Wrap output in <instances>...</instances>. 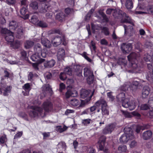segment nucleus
Here are the masks:
<instances>
[{"instance_id": "obj_1", "label": "nucleus", "mask_w": 153, "mask_h": 153, "mask_svg": "<svg viewBox=\"0 0 153 153\" xmlns=\"http://www.w3.org/2000/svg\"><path fill=\"white\" fill-rule=\"evenodd\" d=\"M42 107L44 109L40 107L36 106H31L30 108L31 110L29 112V114L30 117L34 118L39 116L44 117L45 116V112H49L53 109V105L49 101L45 102L42 104Z\"/></svg>"}, {"instance_id": "obj_2", "label": "nucleus", "mask_w": 153, "mask_h": 153, "mask_svg": "<svg viewBox=\"0 0 153 153\" xmlns=\"http://www.w3.org/2000/svg\"><path fill=\"white\" fill-rule=\"evenodd\" d=\"M118 101L121 102L122 106L125 108H128L130 110H132L136 107V101L134 99L129 100L128 99H125V94L121 93L117 96Z\"/></svg>"}, {"instance_id": "obj_3", "label": "nucleus", "mask_w": 153, "mask_h": 153, "mask_svg": "<svg viewBox=\"0 0 153 153\" xmlns=\"http://www.w3.org/2000/svg\"><path fill=\"white\" fill-rule=\"evenodd\" d=\"M138 58L137 53L134 52L131 53L128 56L129 62V67L131 68L133 73H140L141 71V68L137 64Z\"/></svg>"}, {"instance_id": "obj_4", "label": "nucleus", "mask_w": 153, "mask_h": 153, "mask_svg": "<svg viewBox=\"0 0 153 153\" xmlns=\"http://www.w3.org/2000/svg\"><path fill=\"white\" fill-rule=\"evenodd\" d=\"M125 133L123 134L120 138V142L126 143L128 141L134 138L132 130L129 128H125Z\"/></svg>"}, {"instance_id": "obj_5", "label": "nucleus", "mask_w": 153, "mask_h": 153, "mask_svg": "<svg viewBox=\"0 0 153 153\" xmlns=\"http://www.w3.org/2000/svg\"><path fill=\"white\" fill-rule=\"evenodd\" d=\"M95 105L98 107L101 106L102 115H109L108 107L106 101L104 99H100L95 103Z\"/></svg>"}, {"instance_id": "obj_6", "label": "nucleus", "mask_w": 153, "mask_h": 153, "mask_svg": "<svg viewBox=\"0 0 153 153\" xmlns=\"http://www.w3.org/2000/svg\"><path fill=\"white\" fill-rule=\"evenodd\" d=\"M115 9V12L113 13V16L115 18L119 19L121 18L122 16L126 17L124 19L122 20V22H130V18L125 13H123L122 11L119 9Z\"/></svg>"}, {"instance_id": "obj_7", "label": "nucleus", "mask_w": 153, "mask_h": 153, "mask_svg": "<svg viewBox=\"0 0 153 153\" xmlns=\"http://www.w3.org/2000/svg\"><path fill=\"white\" fill-rule=\"evenodd\" d=\"M137 9L144 10L143 12L137 11V13L139 14L153 13V6H152L148 5L147 4H146L145 5H143L141 6L139 5L137 6Z\"/></svg>"}, {"instance_id": "obj_8", "label": "nucleus", "mask_w": 153, "mask_h": 153, "mask_svg": "<svg viewBox=\"0 0 153 153\" xmlns=\"http://www.w3.org/2000/svg\"><path fill=\"white\" fill-rule=\"evenodd\" d=\"M84 75L85 77H87V80L89 84H91L93 82L94 76L93 72L90 68L85 67L84 69Z\"/></svg>"}, {"instance_id": "obj_9", "label": "nucleus", "mask_w": 153, "mask_h": 153, "mask_svg": "<svg viewBox=\"0 0 153 153\" xmlns=\"http://www.w3.org/2000/svg\"><path fill=\"white\" fill-rule=\"evenodd\" d=\"M11 87L10 86H6L5 84H0V94L2 93L4 96H8L10 92Z\"/></svg>"}, {"instance_id": "obj_10", "label": "nucleus", "mask_w": 153, "mask_h": 153, "mask_svg": "<svg viewBox=\"0 0 153 153\" xmlns=\"http://www.w3.org/2000/svg\"><path fill=\"white\" fill-rule=\"evenodd\" d=\"M137 87L130 82H126L121 88L122 90L126 91L129 89L132 92H135L137 89Z\"/></svg>"}, {"instance_id": "obj_11", "label": "nucleus", "mask_w": 153, "mask_h": 153, "mask_svg": "<svg viewBox=\"0 0 153 153\" xmlns=\"http://www.w3.org/2000/svg\"><path fill=\"white\" fill-rule=\"evenodd\" d=\"M130 25L128 26L126 25H124V27L125 29V34H126L128 36H131L133 35V25L132 23H131V21L130 22Z\"/></svg>"}, {"instance_id": "obj_12", "label": "nucleus", "mask_w": 153, "mask_h": 153, "mask_svg": "<svg viewBox=\"0 0 153 153\" xmlns=\"http://www.w3.org/2000/svg\"><path fill=\"white\" fill-rule=\"evenodd\" d=\"M131 45L129 43H123L121 46V49L124 53H128L132 49Z\"/></svg>"}, {"instance_id": "obj_13", "label": "nucleus", "mask_w": 153, "mask_h": 153, "mask_svg": "<svg viewBox=\"0 0 153 153\" xmlns=\"http://www.w3.org/2000/svg\"><path fill=\"white\" fill-rule=\"evenodd\" d=\"M116 126V124L115 123H112L108 125L103 130V133L105 134L111 133L115 128Z\"/></svg>"}, {"instance_id": "obj_14", "label": "nucleus", "mask_w": 153, "mask_h": 153, "mask_svg": "<svg viewBox=\"0 0 153 153\" xmlns=\"http://www.w3.org/2000/svg\"><path fill=\"white\" fill-rule=\"evenodd\" d=\"M42 93L40 95V97L41 99L45 96L48 91L50 92L51 91V89L49 84L44 85L42 86Z\"/></svg>"}, {"instance_id": "obj_15", "label": "nucleus", "mask_w": 153, "mask_h": 153, "mask_svg": "<svg viewBox=\"0 0 153 153\" xmlns=\"http://www.w3.org/2000/svg\"><path fill=\"white\" fill-rule=\"evenodd\" d=\"M30 58L33 61L38 62L39 63H41L45 61V59L40 58V54L38 53H35L31 56Z\"/></svg>"}, {"instance_id": "obj_16", "label": "nucleus", "mask_w": 153, "mask_h": 153, "mask_svg": "<svg viewBox=\"0 0 153 153\" xmlns=\"http://www.w3.org/2000/svg\"><path fill=\"white\" fill-rule=\"evenodd\" d=\"M62 37L57 36L52 39L51 42L53 45L56 47L61 44L62 41Z\"/></svg>"}, {"instance_id": "obj_17", "label": "nucleus", "mask_w": 153, "mask_h": 153, "mask_svg": "<svg viewBox=\"0 0 153 153\" xmlns=\"http://www.w3.org/2000/svg\"><path fill=\"white\" fill-rule=\"evenodd\" d=\"M105 138L104 136H102L99 139L98 142L99 149L101 150L104 149Z\"/></svg>"}, {"instance_id": "obj_18", "label": "nucleus", "mask_w": 153, "mask_h": 153, "mask_svg": "<svg viewBox=\"0 0 153 153\" xmlns=\"http://www.w3.org/2000/svg\"><path fill=\"white\" fill-rule=\"evenodd\" d=\"M150 91V89L147 86H144L142 90V97L143 98H146L149 96Z\"/></svg>"}, {"instance_id": "obj_19", "label": "nucleus", "mask_w": 153, "mask_h": 153, "mask_svg": "<svg viewBox=\"0 0 153 153\" xmlns=\"http://www.w3.org/2000/svg\"><path fill=\"white\" fill-rule=\"evenodd\" d=\"M44 66L45 68H50L53 67L56 63L55 60L52 59L50 61H47L44 62Z\"/></svg>"}, {"instance_id": "obj_20", "label": "nucleus", "mask_w": 153, "mask_h": 153, "mask_svg": "<svg viewBox=\"0 0 153 153\" xmlns=\"http://www.w3.org/2000/svg\"><path fill=\"white\" fill-rule=\"evenodd\" d=\"M65 55V51L62 48H60L58 50L57 57L59 60H61L64 59Z\"/></svg>"}, {"instance_id": "obj_21", "label": "nucleus", "mask_w": 153, "mask_h": 153, "mask_svg": "<svg viewBox=\"0 0 153 153\" xmlns=\"http://www.w3.org/2000/svg\"><path fill=\"white\" fill-rule=\"evenodd\" d=\"M74 72L75 74L77 76H82V69L81 67L79 65H75L74 67Z\"/></svg>"}, {"instance_id": "obj_22", "label": "nucleus", "mask_w": 153, "mask_h": 153, "mask_svg": "<svg viewBox=\"0 0 153 153\" xmlns=\"http://www.w3.org/2000/svg\"><path fill=\"white\" fill-rule=\"evenodd\" d=\"M22 88L25 91L26 93H25L24 91L22 93H24V95L25 96L28 95L29 91L31 89V86L29 83H27L24 84L22 86Z\"/></svg>"}, {"instance_id": "obj_23", "label": "nucleus", "mask_w": 153, "mask_h": 153, "mask_svg": "<svg viewBox=\"0 0 153 153\" xmlns=\"http://www.w3.org/2000/svg\"><path fill=\"white\" fill-rule=\"evenodd\" d=\"M77 95V91L75 90L71 91L68 90L65 94V96L67 98H68L70 97H75Z\"/></svg>"}, {"instance_id": "obj_24", "label": "nucleus", "mask_w": 153, "mask_h": 153, "mask_svg": "<svg viewBox=\"0 0 153 153\" xmlns=\"http://www.w3.org/2000/svg\"><path fill=\"white\" fill-rule=\"evenodd\" d=\"M152 134V133L151 131H144L143 134V138L145 140H148L151 137Z\"/></svg>"}, {"instance_id": "obj_25", "label": "nucleus", "mask_w": 153, "mask_h": 153, "mask_svg": "<svg viewBox=\"0 0 153 153\" xmlns=\"http://www.w3.org/2000/svg\"><path fill=\"white\" fill-rule=\"evenodd\" d=\"M41 42L42 44L46 48H50L51 46L50 42L45 38H42Z\"/></svg>"}, {"instance_id": "obj_26", "label": "nucleus", "mask_w": 153, "mask_h": 153, "mask_svg": "<svg viewBox=\"0 0 153 153\" xmlns=\"http://www.w3.org/2000/svg\"><path fill=\"white\" fill-rule=\"evenodd\" d=\"M27 7H23L20 11L21 14L23 16V17L22 18L24 19H27L29 17V15L28 14L25 15L27 11Z\"/></svg>"}, {"instance_id": "obj_27", "label": "nucleus", "mask_w": 153, "mask_h": 153, "mask_svg": "<svg viewBox=\"0 0 153 153\" xmlns=\"http://www.w3.org/2000/svg\"><path fill=\"white\" fill-rule=\"evenodd\" d=\"M6 40L8 42L11 43L13 41L14 37L13 32L10 33L9 34L6 36Z\"/></svg>"}, {"instance_id": "obj_28", "label": "nucleus", "mask_w": 153, "mask_h": 153, "mask_svg": "<svg viewBox=\"0 0 153 153\" xmlns=\"http://www.w3.org/2000/svg\"><path fill=\"white\" fill-rule=\"evenodd\" d=\"M34 50L35 53H39L42 51L41 45L39 43L36 44L34 47Z\"/></svg>"}, {"instance_id": "obj_29", "label": "nucleus", "mask_w": 153, "mask_h": 153, "mask_svg": "<svg viewBox=\"0 0 153 153\" xmlns=\"http://www.w3.org/2000/svg\"><path fill=\"white\" fill-rule=\"evenodd\" d=\"M65 16L63 13H60L56 16V19L59 21H62L64 20Z\"/></svg>"}, {"instance_id": "obj_30", "label": "nucleus", "mask_w": 153, "mask_h": 153, "mask_svg": "<svg viewBox=\"0 0 153 153\" xmlns=\"http://www.w3.org/2000/svg\"><path fill=\"white\" fill-rule=\"evenodd\" d=\"M89 93V91L82 89L81 91L80 97L82 98H85L87 97Z\"/></svg>"}, {"instance_id": "obj_31", "label": "nucleus", "mask_w": 153, "mask_h": 153, "mask_svg": "<svg viewBox=\"0 0 153 153\" xmlns=\"http://www.w3.org/2000/svg\"><path fill=\"white\" fill-rule=\"evenodd\" d=\"M18 26V23L14 21H12L10 22V29L15 30Z\"/></svg>"}, {"instance_id": "obj_32", "label": "nucleus", "mask_w": 153, "mask_h": 153, "mask_svg": "<svg viewBox=\"0 0 153 153\" xmlns=\"http://www.w3.org/2000/svg\"><path fill=\"white\" fill-rule=\"evenodd\" d=\"M79 101L75 98H73L71 100L70 103L72 106H76L80 104Z\"/></svg>"}, {"instance_id": "obj_33", "label": "nucleus", "mask_w": 153, "mask_h": 153, "mask_svg": "<svg viewBox=\"0 0 153 153\" xmlns=\"http://www.w3.org/2000/svg\"><path fill=\"white\" fill-rule=\"evenodd\" d=\"M118 151L120 152H125L127 150V146L125 145H120L118 148Z\"/></svg>"}, {"instance_id": "obj_34", "label": "nucleus", "mask_w": 153, "mask_h": 153, "mask_svg": "<svg viewBox=\"0 0 153 153\" xmlns=\"http://www.w3.org/2000/svg\"><path fill=\"white\" fill-rule=\"evenodd\" d=\"M20 42L19 41L16 40L10 43V46L13 48H18L20 45Z\"/></svg>"}, {"instance_id": "obj_35", "label": "nucleus", "mask_w": 153, "mask_h": 153, "mask_svg": "<svg viewBox=\"0 0 153 153\" xmlns=\"http://www.w3.org/2000/svg\"><path fill=\"white\" fill-rule=\"evenodd\" d=\"M34 44V43L33 42L27 40L25 43V47L26 49H29L32 47Z\"/></svg>"}, {"instance_id": "obj_36", "label": "nucleus", "mask_w": 153, "mask_h": 153, "mask_svg": "<svg viewBox=\"0 0 153 153\" xmlns=\"http://www.w3.org/2000/svg\"><path fill=\"white\" fill-rule=\"evenodd\" d=\"M48 6L44 4H42V7L39 9V11L41 13H45L48 10Z\"/></svg>"}, {"instance_id": "obj_37", "label": "nucleus", "mask_w": 153, "mask_h": 153, "mask_svg": "<svg viewBox=\"0 0 153 153\" xmlns=\"http://www.w3.org/2000/svg\"><path fill=\"white\" fill-rule=\"evenodd\" d=\"M38 19L37 16L34 15H33L30 19V22L34 25H37L38 23Z\"/></svg>"}, {"instance_id": "obj_38", "label": "nucleus", "mask_w": 153, "mask_h": 153, "mask_svg": "<svg viewBox=\"0 0 153 153\" xmlns=\"http://www.w3.org/2000/svg\"><path fill=\"white\" fill-rule=\"evenodd\" d=\"M30 8L34 10H36L38 8V4L36 1L31 2L29 5Z\"/></svg>"}, {"instance_id": "obj_39", "label": "nucleus", "mask_w": 153, "mask_h": 153, "mask_svg": "<svg viewBox=\"0 0 153 153\" xmlns=\"http://www.w3.org/2000/svg\"><path fill=\"white\" fill-rule=\"evenodd\" d=\"M126 6L128 9H131L133 7V3L132 0H127L126 3Z\"/></svg>"}, {"instance_id": "obj_40", "label": "nucleus", "mask_w": 153, "mask_h": 153, "mask_svg": "<svg viewBox=\"0 0 153 153\" xmlns=\"http://www.w3.org/2000/svg\"><path fill=\"white\" fill-rule=\"evenodd\" d=\"M144 128H143V126L138 125L137 126L136 131L137 133H139L141 130H144L145 129H146L149 128V125H146L144 126Z\"/></svg>"}, {"instance_id": "obj_41", "label": "nucleus", "mask_w": 153, "mask_h": 153, "mask_svg": "<svg viewBox=\"0 0 153 153\" xmlns=\"http://www.w3.org/2000/svg\"><path fill=\"white\" fill-rule=\"evenodd\" d=\"M102 32L105 36H108L110 34L109 28L106 27H103L102 28Z\"/></svg>"}, {"instance_id": "obj_42", "label": "nucleus", "mask_w": 153, "mask_h": 153, "mask_svg": "<svg viewBox=\"0 0 153 153\" xmlns=\"http://www.w3.org/2000/svg\"><path fill=\"white\" fill-rule=\"evenodd\" d=\"M92 122V120L89 119L82 120V124L84 126H87Z\"/></svg>"}, {"instance_id": "obj_43", "label": "nucleus", "mask_w": 153, "mask_h": 153, "mask_svg": "<svg viewBox=\"0 0 153 153\" xmlns=\"http://www.w3.org/2000/svg\"><path fill=\"white\" fill-rule=\"evenodd\" d=\"M38 75L36 74H33L32 72H30L28 75V80L31 81L34 77H37Z\"/></svg>"}, {"instance_id": "obj_44", "label": "nucleus", "mask_w": 153, "mask_h": 153, "mask_svg": "<svg viewBox=\"0 0 153 153\" xmlns=\"http://www.w3.org/2000/svg\"><path fill=\"white\" fill-rule=\"evenodd\" d=\"M64 72L66 74L69 75H71L72 74V71L71 69L69 67H67L64 69Z\"/></svg>"}, {"instance_id": "obj_45", "label": "nucleus", "mask_w": 153, "mask_h": 153, "mask_svg": "<svg viewBox=\"0 0 153 153\" xmlns=\"http://www.w3.org/2000/svg\"><path fill=\"white\" fill-rule=\"evenodd\" d=\"M152 58V56H151L148 54H146L144 55L143 59L144 60L146 61H151Z\"/></svg>"}, {"instance_id": "obj_46", "label": "nucleus", "mask_w": 153, "mask_h": 153, "mask_svg": "<svg viewBox=\"0 0 153 153\" xmlns=\"http://www.w3.org/2000/svg\"><path fill=\"white\" fill-rule=\"evenodd\" d=\"M40 27H48V25L46 22L43 21H40L38 22L37 25Z\"/></svg>"}, {"instance_id": "obj_47", "label": "nucleus", "mask_w": 153, "mask_h": 153, "mask_svg": "<svg viewBox=\"0 0 153 153\" xmlns=\"http://www.w3.org/2000/svg\"><path fill=\"white\" fill-rule=\"evenodd\" d=\"M58 131L60 133H62L66 130L67 128L65 126H64L62 127L61 126H59L57 127Z\"/></svg>"}, {"instance_id": "obj_48", "label": "nucleus", "mask_w": 153, "mask_h": 153, "mask_svg": "<svg viewBox=\"0 0 153 153\" xmlns=\"http://www.w3.org/2000/svg\"><path fill=\"white\" fill-rule=\"evenodd\" d=\"M6 137L5 135L1 136L0 137V144H3L6 141Z\"/></svg>"}, {"instance_id": "obj_49", "label": "nucleus", "mask_w": 153, "mask_h": 153, "mask_svg": "<svg viewBox=\"0 0 153 153\" xmlns=\"http://www.w3.org/2000/svg\"><path fill=\"white\" fill-rule=\"evenodd\" d=\"M94 10L93 9H91L88 12L87 15L86 16V20L88 19L90 17L91 15L94 12Z\"/></svg>"}, {"instance_id": "obj_50", "label": "nucleus", "mask_w": 153, "mask_h": 153, "mask_svg": "<svg viewBox=\"0 0 153 153\" xmlns=\"http://www.w3.org/2000/svg\"><path fill=\"white\" fill-rule=\"evenodd\" d=\"M59 78L62 80H65L67 78L66 74L64 72L61 73L59 75Z\"/></svg>"}, {"instance_id": "obj_51", "label": "nucleus", "mask_w": 153, "mask_h": 153, "mask_svg": "<svg viewBox=\"0 0 153 153\" xmlns=\"http://www.w3.org/2000/svg\"><path fill=\"white\" fill-rule=\"evenodd\" d=\"M11 32H12L6 28H3L1 30V33L3 34H6V36L9 34Z\"/></svg>"}, {"instance_id": "obj_52", "label": "nucleus", "mask_w": 153, "mask_h": 153, "mask_svg": "<svg viewBox=\"0 0 153 153\" xmlns=\"http://www.w3.org/2000/svg\"><path fill=\"white\" fill-rule=\"evenodd\" d=\"M143 82V81L142 80H139V81L134 80L132 82V84L137 87L138 85Z\"/></svg>"}, {"instance_id": "obj_53", "label": "nucleus", "mask_w": 153, "mask_h": 153, "mask_svg": "<svg viewBox=\"0 0 153 153\" xmlns=\"http://www.w3.org/2000/svg\"><path fill=\"white\" fill-rule=\"evenodd\" d=\"M122 112L123 114L126 117L130 118L131 117V115L129 113L123 111H122Z\"/></svg>"}, {"instance_id": "obj_54", "label": "nucleus", "mask_w": 153, "mask_h": 153, "mask_svg": "<svg viewBox=\"0 0 153 153\" xmlns=\"http://www.w3.org/2000/svg\"><path fill=\"white\" fill-rule=\"evenodd\" d=\"M137 144V143L135 140L131 141L129 143V146L130 148H133L135 147Z\"/></svg>"}, {"instance_id": "obj_55", "label": "nucleus", "mask_w": 153, "mask_h": 153, "mask_svg": "<svg viewBox=\"0 0 153 153\" xmlns=\"http://www.w3.org/2000/svg\"><path fill=\"white\" fill-rule=\"evenodd\" d=\"M149 106L152 108H153V97H150L148 102Z\"/></svg>"}, {"instance_id": "obj_56", "label": "nucleus", "mask_w": 153, "mask_h": 153, "mask_svg": "<svg viewBox=\"0 0 153 153\" xmlns=\"http://www.w3.org/2000/svg\"><path fill=\"white\" fill-rule=\"evenodd\" d=\"M19 115L20 117L26 120H27V115L25 113L23 112L20 113L19 114Z\"/></svg>"}, {"instance_id": "obj_57", "label": "nucleus", "mask_w": 153, "mask_h": 153, "mask_svg": "<svg viewBox=\"0 0 153 153\" xmlns=\"http://www.w3.org/2000/svg\"><path fill=\"white\" fill-rule=\"evenodd\" d=\"M16 0H6V3L10 5H13L16 3Z\"/></svg>"}, {"instance_id": "obj_58", "label": "nucleus", "mask_w": 153, "mask_h": 153, "mask_svg": "<svg viewBox=\"0 0 153 153\" xmlns=\"http://www.w3.org/2000/svg\"><path fill=\"white\" fill-rule=\"evenodd\" d=\"M65 11L66 14L68 15L72 13L73 12V9L68 8L65 9Z\"/></svg>"}, {"instance_id": "obj_59", "label": "nucleus", "mask_w": 153, "mask_h": 153, "mask_svg": "<svg viewBox=\"0 0 153 153\" xmlns=\"http://www.w3.org/2000/svg\"><path fill=\"white\" fill-rule=\"evenodd\" d=\"M149 108V106L146 104H142L141 105L140 108L143 110H146Z\"/></svg>"}, {"instance_id": "obj_60", "label": "nucleus", "mask_w": 153, "mask_h": 153, "mask_svg": "<svg viewBox=\"0 0 153 153\" xmlns=\"http://www.w3.org/2000/svg\"><path fill=\"white\" fill-rule=\"evenodd\" d=\"M114 12H115V9L112 8H108L106 11V13L107 14H110L111 13L113 14Z\"/></svg>"}, {"instance_id": "obj_61", "label": "nucleus", "mask_w": 153, "mask_h": 153, "mask_svg": "<svg viewBox=\"0 0 153 153\" xmlns=\"http://www.w3.org/2000/svg\"><path fill=\"white\" fill-rule=\"evenodd\" d=\"M39 64V62L34 63H32V65L33 68L35 70H38L39 69V68H38V66Z\"/></svg>"}, {"instance_id": "obj_62", "label": "nucleus", "mask_w": 153, "mask_h": 153, "mask_svg": "<svg viewBox=\"0 0 153 153\" xmlns=\"http://www.w3.org/2000/svg\"><path fill=\"white\" fill-rule=\"evenodd\" d=\"M23 133L22 131H20L18 132L15 134L14 137V139L19 138L22 135Z\"/></svg>"}, {"instance_id": "obj_63", "label": "nucleus", "mask_w": 153, "mask_h": 153, "mask_svg": "<svg viewBox=\"0 0 153 153\" xmlns=\"http://www.w3.org/2000/svg\"><path fill=\"white\" fill-rule=\"evenodd\" d=\"M65 88V85L63 83H61L59 85V91L61 92Z\"/></svg>"}, {"instance_id": "obj_64", "label": "nucleus", "mask_w": 153, "mask_h": 153, "mask_svg": "<svg viewBox=\"0 0 153 153\" xmlns=\"http://www.w3.org/2000/svg\"><path fill=\"white\" fill-rule=\"evenodd\" d=\"M44 76L47 79H49L51 78L52 76L51 74L48 72L46 73L45 74Z\"/></svg>"}]
</instances>
